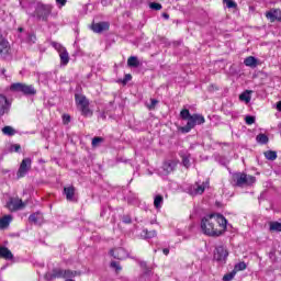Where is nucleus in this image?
Wrapping results in <instances>:
<instances>
[{
    "mask_svg": "<svg viewBox=\"0 0 281 281\" xmlns=\"http://www.w3.org/2000/svg\"><path fill=\"white\" fill-rule=\"evenodd\" d=\"M202 234L216 238L227 229V218L222 214H209L201 220Z\"/></svg>",
    "mask_w": 281,
    "mask_h": 281,
    "instance_id": "f257e3e1",
    "label": "nucleus"
},
{
    "mask_svg": "<svg viewBox=\"0 0 281 281\" xmlns=\"http://www.w3.org/2000/svg\"><path fill=\"white\" fill-rule=\"evenodd\" d=\"M20 5H22V10H25L26 14H30V16H33V19H36L37 21H43V23L49 21V16H52L54 10V5L45 4L43 2H37L35 4L34 12L30 11L32 4L25 5L23 2H20Z\"/></svg>",
    "mask_w": 281,
    "mask_h": 281,
    "instance_id": "f03ea898",
    "label": "nucleus"
},
{
    "mask_svg": "<svg viewBox=\"0 0 281 281\" xmlns=\"http://www.w3.org/2000/svg\"><path fill=\"white\" fill-rule=\"evenodd\" d=\"M181 120H187V126L181 127L183 133H190L194 126L205 124V117L202 114H190V110L183 109L180 112Z\"/></svg>",
    "mask_w": 281,
    "mask_h": 281,
    "instance_id": "7ed1b4c3",
    "label": "nucleus"
},
{
    "mask_svg": "<svg viewBox=\"0 0 281 281\" xmlns=\"http://www.w3.org/2000/svg\"><path fill=\"white\" fill-rule=\"evenodd\" d=\"M75 102L83 117H91L93 115V111L89 109V99H87V97L82 94H75Z\"/></svg>",
    "mask_w": 281,
    "mask_h": 281,
    "instance_id": "20e7f679",
    "label": "nucleus"
},
{
    "mask_svg": "<svg viewBox=\"0 0 281 281\" xmlns=\"http://www.w3.org/2000/svg\"><path fill=\"white\" fill-rule=\"evenodd\" d=\"M80 272L74 270L54 269L53 272H47L45 279L48 281L56 280V278H76Z\"/></svg>",
    "mask_w": 281,
    "mask_h": 281,
    "instance_id": "39448f33",
    "label": "nucleus"
},
{
    "mask_svg": "<svg viewBox=\"0 0 281 281\" xmlns=\"http://www.w3.org/2000/svg\"><path fill=\"white\" fill-rule=\"evenodd\" d=\"M10 90L15 93H23V95H36V88L32 85L15 82L11 85Z\"/></svg>",
    "mask_w": 281,
    "mask_h": 281,
    "instance_id": "423d86ee",
    "label": "nucleus"
},
{
    "mask_svg": "<svg viewBox=\"0 0 281 281\" xmlns=\"http://www.w3.org/2000/svg\"><path fill=\"white\" fill-rule=\"evenodd\" d=\"M233 181L236 182L238 188H243V186H254L256 183V177L247 176L246 173L236 172L233 175Z\"/></svg>",
    "mask_w": 281,
    "mask_h": 281,
    "instance_id": "0eeeda50",
    "label": "nucleus"
},
{
    "mask_svg": "<svg viewBox=\"0 0 281 281\" xmlns=\"http://www.w3.org/2000/svg\"><path fill=\"white\" fill-rule=\"evenodd\" d=\"M207 188H210V180H206L204 182L198 181L191 184L190 187H188L187 190H188V194H190L191 196H199L203 194V192H205Z\"/></svg>",
    "mask_w": 281,
    "mask_h": 281,
    "instance_id": "6e6552de",
    "label": "nucleus"
},
{
    "mask_svg": "<svg viewBox=\"0 0 281 281\" xmlns=\"http://www.w3.org/2000/svg\"><path fill=\"white\" fill-rule=\"evenodd\" d=\"M30 170H32V158H24L16 172L18 179H23Z\"/></svg>",
    "mask_w": 281,
    "mask_h": 281,
    "instance_id": "1a4fd4ad",
    "label": "nucleus"
},
{
    "mask_svg": "<svg viewBox=\"0 0 281 281\" xmlns=\"http://www.w3.org/2000/svg\"><path fill=\"white\" fill-rule=\"evenodd\" d=\"M228 256H229V252H227V249H225V247L217 246L215 248L214 260H216L217 262H222L223 265H225V262H227Z\"/></svg>",
    "mask_w": 281,
    "mask_h": 281,
    "instance_id": "9d476101",
    "label": "nucleus"
},
{
    "mask_svg": "<svg viewBox=\"0 0 281 281\" xmlns=\"http://www.w3.org/2000/svg\"><path fill=\"white\" fill-rule=\"evenodd\" d=\"M0 56L1 58H8L10 56V42L0 34Z\"/></svg>",
    "mask_w": 281,
    "mask_h": 281,
    "instance_id": "9b49d317",
    "label": "nucleus"
},
{
    "mask_svg": "<svg viewBox=\"0 0 281 281\" xmlns=\"http://www.w3.org/2000/svg\"><path fill=\"white\" fill-rule=\"evenodd\" d=\"M7 207L10 212H18V210H23V207H25V203H23V200L21 199H11L7 203Z\"/></svg>",
    "mask_w": 281,
    "mask_h": 281,
    "instance_id": "f8f14e48",
    "label": "nucleus"
},
{
    "mask_svg": "<svg viewBox=\"0 0 281 281\" xmlns=\"http://www.w3.org/2000/svg\"><path fill=\"white\" fill-rule=\"evenodd\" d=\"M266 19H268L271 23H276V21L281 22V10L271 9L266 13Z\"/></svg>",
    "mask_w": 281,
    "mask_h": 281,
    "instance_id": "ddd939ff",
    "label": "nucleus"
},
{
    "mask_svg": "<svg viewBox=\"0 0 281 281\" xmlns=\"http://www.w3.org/2000/svg\"><path fill=\"white\" fill-rule=\"evenodd\" d=\"M179 162L177 160H167L162 165V170L166 172V175H170V172H175L177 169V165Z\"/></svg>",
    "mask_w": 281,
    "mask_h": 281,
    "instance_id": "4468645a",
    "label": "nucleus"
},
{
    "mask_svg": "<svg viewBox=\"0 0 281 281\" xmlns=\"http://www.w3.org/2000/svg\"><path fill=\"white\" fill-rule=\"evenodd\" d=\"M10 111V103H8V98L5 95L0 94V117L1 115H5Z\"/></svg>",
    "mask_w": 281,
    "mask_h": 281,
    "instance_id": "2eb2a0df",
    "label": "nucleus"
},
{
    "mask_svg": "<svg viewBox=\"0 0 281 281\" xmlns=\"http://www.w3.org/2000/svg\"><path fill=\"white\" fill-rule=\"evenodd\" d=\"M64 194L66 195L67 201H70L71 203H76V201H78L76 199V188L74 187L64 188Z\"/></svg>",
    "mask_w": 281,
    "mask_h": 281,
    "instance_id": "dca6fc26",
    "label": "nucleus"
},
{
    "mask_svg": "<svg viewBox=\"0 0 281 281\" xmlns=\"http://www.w3.org/2000/svg\"><path fill=\"white\" fill-rule=\"evenodd\" d=\"M109 30V22H99L92 24V32L95 34H102V32H106Z\"/></svg>",
    "mask_w": 281,
    "mask_h": 281,
    "instance_id": "f3484780",
    "label": "nucleus"
},
{
    "mask_svg": "<svg viewBox=\"0 0 281 281\" xmlns=\"http://www.w3.org/2000/svg\"><path fill=\"white\" fill-rule=\"evenodd\" d=\"M110 256H113L116 260H124L126 258V250L124 248H116L110 250Z\"/></svg>",
    "mask_w": 281,
    "mask_h": 281,
    "instance_id": "a211bd4d",
    "label": "nucleus"
},
{
    "mask_svg": "<svg viewBox=\"0 0 281 281\" xmlns=\"http://www.w3.org/2000/svg\"><path fill=\"white\" fill-rule=\"evenodd\" d=\"M0 258H3L4 260H14V255L8 247L0 246Z\"/></svg>",
    "mask_w": 281,
    "mask_h": 281,
    "instance_id": "6ab92c4d",
    "label": "nucleus"
},
{
    "mask_svg": "<svg viewBox=\"0 0 281 281\" xmlns=\"http://www.w3.org/2000/svg\"><path fill=\"white\" fill-rule=\"evenodd\" d=\"M251 90H246L239 95V100L241 102H246V104H249L251 102Z\"/></svg>",
    "mask_w": 281,
    "mask_h": 281,
    "instance_id": "aec40b11",
    "label": "nucleus"
},
{
    "mask_svg": "<svg viewBox=\"0 0 281 281\" xmlns=\"http://www.w3.org/2000/svg\"><path fill=\"white\" fill-rule=\"evenodd\" d=\"M180 157L182 159V165L184 166V168H190L191 164H190V153L188 151H182L180 153Z\"/></svg>",
    "mask_w": 281,
    "mask_h": 281,
    "instance_id": "412c9836",
    "label": "nucleus"
},
{
    "mask_svg": "<svg viewBox=\"0 0 281 281\" xmlns=\"http://www.w3.org/2000/svg\"><path fill=\"white\" fill-rule=\"evenodd\" d=\"M10 223H12V215H4L2 218H0V228L5 229Z\"/></svg>",
    "mask_w": 281,
    "mask_h": 281,
    "instance_id": "4be33fe9",
    "label": "nucleus"
},
{
    "mask_svg": "<svg viewBox=\"0 0 281 281\" xmlns=\"http://www.w3.org/2000/svg\"><path fill=\"white\" fill-rule=\"evenodd\" d=\"M60 64L66 66L69 65V53L67 52V48L65 50H61L59 53Z\"/></svg>",
    "mask_w": 281,
    "mask_h": 281,
    "instance_id": "5701e85b",
    "label": "nucleus"
},
{
    "mask_svg": "<svg viewBox=\"0 0 281 281\" xmlns=\"http://www.w3.org/2000/svg\"><path fill=\"white\" fill-rule=\"evenodd\" d=\"M244 65H246V67H258V59L254 56H249L244 60Z\"/></svg>",
    "mask_w": 281,
    "mask_h": 281,
    "instance_id": "b1692460",
    "label": "nucleus"
},
{
    "mask_svg": "<svg viewBox=\"0 0 281 281\" xmlns=\"http://www.w3.org/2000/svg\"><path fill=\"white\" fill-rule=\"evenodd\" d=\"M142 238H155L157 236V231H148L144 228L140 233Z\"/></svg>",
    "mask_w": 281,
    "mask_h": 281,
    "instance_id": "393cba45",
    "label": "nucleus"
},
{
    "mask_svg": "<svg viewBox=\"0 0 281 281\" xmlns=\"http://www.w3.org/2000/svg\"><path fill=\"white\" fill-rule=\"evenodd\" d=\"M161 205H164V195L158 194L154 198V206L156 210H161Z\"/></svg>",
    "mask_w": 281,
    "mask_h": 281,
    "instance_id": "a878e982",
    "label": "nucleus"
},
{
    "mask_svg": "<svg viewBox=\"0 0 281 281\" xmlns=\"http://www.w3.org/2000/svg\"><path fill=\"white\" fill-rule=\"evenodd\" d=\"M127 66L128 67H139V59L137 58V56H131L127 59Z\"/></svg>",
    "mask_w": 281,
    "mask_h": 281,
    "instance_id": "bb28decb",
    "label": "nucleus"
},
{
    "mask_svg": "<svg viewBox=\"0 0 281 281\" xmlns=\"http://www.w3.org/2000/svg\"><path fill=\"white\" fill-rule=\"evenodd\" d=\"M42 218H43V215H41L40 213H33L29 216L30 223H34L35 225H38Z\"/></svg>",
    "mask_w": 281,
    "mask_h": 281,
    "instance_id": "cd10ccee",
    "label": "nucleus"
},
{
    "mask_svg": "<svg viewBox=\"0 0 281 281\" xmlns=\"http://www.w3.org/2000/svg\"><path fill=\"white\" fill-rule=\"evenodd\" d=\"M3 135H8L9 137H12L13 135H16V130L12 126H4L2 128Z\"/></svg>",
    "mask_w": 281,
    "mask_h": 281,
    "instance_id": "c85d7f7f",
    "label": "nucleus"
},
{
    "mask_svg": "<svg viewBox=\"0 0 281 281\" xmlns=\"http://www.w3.org/2000/svg\"><path fill=\"white\" fill-rule=\"evenodd\" d=\"M266 159H269V161H276L278 159V153L273 150H268L265 153Z\"/></svg>",
    "mask_w": 281,
    "mask_h": 281,
    "instance_id": "c756f323",
    "label": "nucleus"
},
{
    "mask_svg": "<svg viewBox=\"0 0 281 281\" xmlns=\"http://www.w3.org/2000/svg\"><path fill=\"white\" fill-rule=\"evenodd\" d=\"M269 231L270 232H281V223L280 222H270Z\"/></svg>",
    "mask_w": 281,
    "mask_h": 281,
    "instance_id": "7c9ffc66",
    "label": "nucleus"
},
{
    "mask_svg": "<svg viewBox=\"0 0 281 281\" xmlns=\"http://www.w3.org/2000/svg\"><path fill=\"white\" fill-rule=\"evenodd\" d=\"M256 140L258 142V144H269V136H267L266 134H259L257 135Z\"/></svg>",
    "mask_w": 281,
    "mask_h": 281,
    "instance_id": "2f4dec72",
    "label": "nucleus"
},
{
    "mask_svg": "<svg viewBox=\"0 0 281 281\" xmlns=\"http://www.w3.org/2000/svg\"><path fill=\"white\" fill-rule=\"evenodd\" d=\"M245 269H247V263H245V261H240L237 265H235L233 271H235V273H238V271H245Z\"/></svg>",
    "mask_w": 281,
    "mask_h": 281,
    "instance_id": "473e14b6",
    "label": "nucleus"
},
{
    "mask_svg": "<svg viewBox=\"0 0 281 281\" xmlns=\"http://www.w3.org/2000/svg\"><path fill=\"white\" fill-rule=\"evenodd\" d=\"M223 2L229 10H236V8H238V4L234 0H223Z\"/></svg>",
    "mask_w": 281,
    "mask_h": 281,
    "instance_id": "72a5a7b5",
    "label": "nucleus"
},
{
    "mask_svg": "<svg viewBox=\"0 0 281 281\" xmlns=\"http://www.w3.org/2000/svg\"><path fill=\"white\" fill-rule=\"evenodd\" d=\"M50 45H52V47H54V49H56V52H58V54H60L61 52L67 49L63 46V44L57 43V42H52Z\"/></svg>",
    "mask_w": 281,
    "mask_h": 281,
    "instance_id": "f704fd0d",
    "label": "nucleus"
},
{
    "mask_svg": "<svg viewBox=\"0 0 281 281\" xmlns=\"http://www.w3.org/2000/svg\"><path fill=\"white\" fill-rule=\"evenodd\" d=\"M104 142V138L97 136L92 138V148H98L102 143Z\"/></svg>",
    "mask_w": 281,
    "mask_h": 281,
    "instance_id": "c9c22d12",
    "label": "nucleus"
},
{
    "mask_svg": "<svg viewBox=\"0 0 281 281\" xmlns=\"http://www.w3.org/2000/svg\"><path fill=\"white\" fill-rule=\"evenodd\" d=\"M235 277H236V271L233 270L223 277V281H232V280H234Z\"/></svg>",
    "mask_w": 281,
    "mask_h": 281,
    "instance_id": "e433bc0d",
    "label": "nucleus"
},
{
    "mask_svg": "<svg viewBox=\"0 0 281 281\" xmlns=\"http://www.w3.org/2000/svg\"><path fill=\"white\" fill-rule=\"evenodd\" d=\"M245 122L248 126H251V124H256V116L247 115L245 117Z\"/></svg>",
    "mask_w": 281,
    "mask_h": 281,
    "instance_id": "4c0bfd02",
    "label": "nucleus"
},
{
    "mask_svg": "<svg viewBox=\"0 0 281 281\" xmlns=\"http://www.w3.org/2000/svg\"><path fill=\"white\" fill-rule=\"evenodd\" d=\"M27 43H30L31 45H33L34 43H36V35L34 33H30L27 35Z\"/></svg>",
    "mask_w": 281,
    "mask_h": 281,
    "instance_id": "58836bf2",
    "label": "nucleus"
},
{
    "mask_svg": "<svg viewBox=\"0 0 281 281\" xmlns=\"http://www.w3.org/2000/svg\"><path fill=\"white\" fill-rule=\"evenodd\" d=\"M122 222L125 223V225H131V223H133V218L131 215H123Z\"/></svg>",
    "mask_w": 281,
    "mask_h": 281,
    "instance_id": "ea45409f",
    "label": "nucleus"
},
{
    "mask_svg": "<svg viewBox=\"0 0 281 281\" xmlns=\"http://www.w3.org/2000/svg\"><path fill=\"white\" fill-rule=\"evenodd\" d=\"M110 267H112V269H115V271H122V266H120V262L117 261H112L110 263Z\"/></svg>",
    "mask_w": 281,
    "mask_h": 281,
    "instance_id": "a19ab883",
    "label": "nucleus"
},
{
    "mask_svg": "<svg viewBox=\"0 0 281 281\" xmlns=\"http://www.w3.org/2000/svg\"><path fill=\"white\" fill-rule=\"evenodd\" d=\"M149 8L151 9V10H161V3H157V2H151L150 4H149Z\"/></svg>",
    "mask_w": 281,
    "mask_h": 281,
    "instance_id": "79ce46f5",
    "label": "nucleus"
},
{
    "mask_svg": "<svg viewBox=\"0 0 281 281\" xmlns=\"http://www.w3.org/2000/svg\"><path fill=\"white\" fill-rule=\"evenodd\" d=\"M19 150H21V145H19V144L11 145V147H10L11 153H19Z\"/></svg>",
    "mask_w": 281,
    "mask_h": 281,
    "instance_id": "37998d69",
    "label": "nucleus"
},
{
    "mask_svg": "<svg viewBox=\"0 0 281 281\" xmlns=\"http://www.w3.org/2000/svg\"><path fill=\"white\" fill-rule=\"evenodd\" d=\"M157 104H159V101L157 99H150L149 110L153 111V109H155Z\"/></svg>",
    "mask_w": 281,
    "mask_h": 281,
    "instance_id": "c03bdc74",
    "label": "nucleus"
},
{
    "mask_svg": "<svg viewBox=\"0 0 281 281\" xmlns=\"http://www.w3.org/2000/svg\"><path fill=\"white\" fill-rule=\"evenodd\" d=\"M71 122V116L69 114H64L63 115V123L64 124H69Z\"/></svg>",
    "mask_w": 281,
    "mask_h": 281,
    "instance_id": "a18cd8bd",
    "label": "nucleus"
},
{
    "mask_svg": "<svg viewBox=\"0 0 281 281\" xmlns=\"http://www.w3.org/2000/svg\"><path fill=\"white\" fill-rule=\"evenodd\" d=\"M130 80H133V76H131V74H127L123 78L122 82H123V85H126L127 82H130Z\"/></svg>",
    "mask_w": 281,
    "mask_h": 281,
    "instance_id": "49530a36",
    "label": "nucleus"
},
{
    "mask_svg": "<svg viewBox=\"0 0 281 281\" xmlns=\"http://www.w3.org/2000/svg\"><path fill=\"white\" fill-rule=\"evenodd\" d=\"M56 4L59 5V8H64V5H67V0H55Z\"/></svg>",
    "mask_w": 281,
    "mask_h": 281,
    "instance_id": "de8ad7c7",
    "label": "nucleus"
},
{
    "mask_svg": "<svg viewBox=\"0 0 281 281\" xmlns=\"http://www.w3.org/2000/svg\"><path fill=\"white\" fill-rule=\"evenodd\" d=\"M162 254H164L165 256H168V254H170V249L164 248V249H162Z\"/></svg>",
    "mask_w": 281,
    "mask_h": 281,
    "instance_id": "09e8293b",
    "label": "nucleus"
},
{
    "mask_svg": "<svg viewBox=\"0 0 281 281\" xmlns=\"http://www.w3.org/2000/svg\"><path fill=\"white\" fill-rule=\"evenodd\" d=\"M162 19L168 20V19H170V15L168 13H162Z\"/></svg>",
    "mask_w": 281,
    "mask_h": 281,
    "instance_id": "8fccbe9b",
    "label": "nucleus"
},
{
    "mask_svg": "<svg viewBox=\"0 0 281 281\" xmlns=\"http://www.w3.org/2000/svg\"><path fill=\"white\" fill-rule=\"evenodd\" d=\"M100 117H101V120H106V113H104V112L101 113V114H100Z\"/></svg>",
    "mask_w": 281,
    "mask_h": 281,
    "instance_id": "3c124183",
    "label": "nucleus"
},
{
    "mask_svg": "<svg viewBox=\"0 0 281 281\" xmlns=\"http://www.w3.org/2000/svg\"><path fill=\"white\" fill-rule=\"evenodd\" d=\"M101 3H102L103 5H109V0H101Z\"/></svg>",
    "mask_w": 281,
    "mask_h": 281,
    "instance_id": "603ef678",
    "label": "nucleus"
},
{
    "mask_svg": "<svg viewBox=\"0 0 281 281\" xmlns=\"http://www.w3.org/2000/svg\"><path fill=\"white\" fill-rule=\"evenodd\" d=\"M278 111H281V101L277 105Z\"/></svg>",
    "mask_w": 281,
    "mask_h": 281,
    "instance_id": "864d4df0",
    "label": "nucleus"
},
{
    "mask_svg": "<svg viewBox=\"0 0 281 281\" xmlns=\"http://www.w3.org/2000/svg\"><path fill=\"white\" fill-rule=\"evenodd\" d=\"M127 202L128 203H135V200H132L131 198H128Z\"/></svg>",
    "mask_w": 281,
    "mask_h": 281,
    "instance_id": "5fc2aeb1",
    "label": "nucleus"
},
{
    "mask_svg": "<svg viewBox=\"0 0 281 281\" xmlns=\"http://www.w3.org/2000/svg\"><path fill=\"white\" fill-rule=\"evenodd\" d=\"M18 31H19V32H23V27H19Z\"/></svg>",
    "mask_w": 281,
    "mask_h": 281,
    "instance_id": "6e6d98bb",
    "label": "nucleus"
},
{
    "mask_svg": "<svg viewBox=\"0 0 281 281\" xmlns=\"http://www.w3.org/2000/svg\"><path fill=\"white\" fill-rule=\"evenodd\" d=\"M2 74L5 75V69H2Z\"/></svg>",
    "mask_w": 281,
    "mask_h": 281,
    "instance_id": "4d7b16f0",
    "label": "nucleus"
},
{
    "mask_svg": "<svg viewBox=\"0 0 281 281\" xmlns=\"http://www.w3.org/2000/svg\"><path fill=\"white\" fill-rule=\"evenodd\" d=\"M101 216H104V211L101 212Z\"/></svg>",
    "mask_w": 281,
    "mask_h": 281,
    "instance_id": "13d9d810",
    "label": "nucleus"
}]
</instances>
